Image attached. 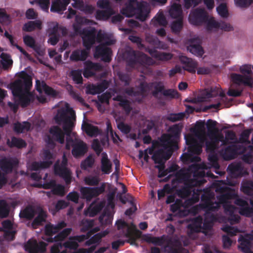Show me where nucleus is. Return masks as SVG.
I'll return each mask as SVG.
<instances>
[{"label":"nucleus","mask_w":253,"mask_h":253,"mask_svg":"<svg viewBox=\"0 0 253 253\" xmlns=\"http://www.w3.org/2000/svg\"><path fill=\"white\" fill-rule=\"evenodd\" d=\"M187 49L197 56L201 57L204 53L203 47L195 39L191 40L190 44L187 46Z\"/></svg>","instance_id":"nucleus-28"},{"label":"nucleus","mask_w":253,"mask_h":253,"mask_svg":"<svg viewBox=\"0 0 253 253\" xmlns=\"http://www.w3.org/2000/svg\"><path fill=\"white\" fill-rule=\"evenodd\" d=\"M111 49L104 44H100L95 47L94 56L95 58H101L105 62L111 60Z\"/></svg>","instance_id":"nucleus-14"},{"label":"nucleus","mask_w":253,"mask_h":253,"mask_svg":"<svg viewBox=\"0 0 253 253\" xmlns=\"http://www.w3.org/2000/svg\"><path fill=\"white\" fill-rule=\"evenodd\" d=\"M35 86L37 90L40 93L44 92L47 95L52 97H56L57 95V91L48 86L43 81L37 80Z\"/></svg>","instance_id":"nucleus-19"},{"label":"nucleus","mask_w":253,"mask_h":253,"mask_svg":"<svg viewBox=\"0 0 253 253\" xmlns=\"http://www.w3.org/2000/svg\"><path fill=\"white\" fill-rule=\"evenodd\" d=\"M47 244L43 241L39 243L36 240H29L27 242L25 248L29 253H43L46 251V247Z\"/></svg>","instance_id":"nucleus-13"},{"label":"nucleus","mask_w":253,"mask_h":253,"mask_svg":"<svg viewBox=\"0 0 253 253\" xmlns=\"http://www.w3.org/2000/svg\"><path fill=\"white\" fill-rule=\"evenodd\" d=\"M62 245L66 249L72 250H76L79 246L78 242L73 239H71V237H69V240L63 243Z\"/></svg>","instance_id":"nucleus-56"},{"label":"nucleus","mask_w":253,"mask_h":253,"mask_svg":"<svg viewBox=\"0 0 253 253\" xmlns=\"http://www.w3.org/2000/svg\"><path fill=\"white\" fill-rule=\"evenodd\" d=\"M70 76L72 77L73 81L77 84L83 83V79L82 76L81 70H74L71 71Z\"/></svg>","instance_id":"nucleus-47"},{"label":"nucleus","mask_w":253,"mask_h":253,"mask_svg":"<svg viewBox=\"0 0 253 253\" xmlns=\"http://www.w3.org/2000/svg\"><path fill=\"white\" fill-rule=\"evenodd\" d=\"M163 153V149H160L156 151L152 157V159L154 163L159 164V165L156 166V168L159 169V171L165 169V161H164Z\"/></svg>","instance_id":"nucleus-27"},{"label":"nucleus","mask_w":253,"mask_h":253,"mask_svg":"<svg viewBox=\"0 0 253 253\" xmlns=\"http://www.w3.org/2000/svg\"><path fill=\"white\" fill-rule=\"evenodd\" d=\"M36 29H42V22L39 20L28 21L23 27V30L28 32H32Z\"/></svg>","instance_id":"nucleus-36"},{"label":"nucleus","mask_w":253,"mask_h":253,"mask_svg":"<svg viewBox=\"0 0 253 253\" xmlns=\"http://www.w3.org/2000/svg\"><path fill=\"white\" fill-rule=\"evenodd\" d=\"M19 77V79L10 84V88L13 95L18 98V103L25 108L34 100V96L30 91L32 86V79L25 71L20 72Z\"/></svg>","instance_id":"nucleus-2"},{"label":"nucleus","mask_w":253,"mask_h":253,"mask_svg":"<svg viewBox=\"0 0 253 253\" xmlns=\"http://www.w3.org/2000/svg\"><path fill=\"white\" fill-rule=\"evenodd\" d=\"M7 143L10 147H15L18 148H23L27 146V143L24 140L14 136L11 138V142L8 139Z\"/></svg>","instance_id":"nucleus-38"},{"label":"nucleus","mask_w":253,"mask_h":253,"mask_svg":"<svg viewBox=\"0 0 253 253\" xmlns=\"http://www.w3.org/2000/svg\"><path fill=\"white\" fill-rule=\"evenodd\" d=\"M126 64L131 68L136 69L144 74L152 72L149 67L155 64V61L146 54L135 50L129 51L127 53Z\"/></svg>","instance_id":"nucleus-4"},{"label":"nucleus","mask_w":253,"mask_h":253,"mask_svg":"<svg viewBox=\"0 0 253 253\" xmlns=\"http://www.w3.org/2000/svg\"><path fill=\"white\" fill-rule=\"evenodd\" d=\"M52 164V161H44L40 162H34L31 165L32 169L37 171L40 169H47L50 167Z\"/></svg>","instance_id":"nucleus-40"},{"label":"nucleus","mask_w":253,"mask_h":253,"mask_svg":"<svg viewBox=\"0 0 253 253\" xmlns=\"http://www.w3.org/2000/svg\"><path fill=\"white\" fill-rule=\"evenodd\" d=\"M9 213V208L8 204L3 200H0V218L7 217Z\"/></svg>","instance_id":"nucleus-44"},{"label":"nucleus","mask_w":253,"mask_h":253,"mask_svg":"<svg viewBox=\"0 0 253 253\" xmlns=\"http://www.w3.org/2000/svg\"><path fill=\"white\" fill-rule=\"evenodd\" d=\"M152 22L155 25H159L163 26H166L168 23L163 12H159L157 16L152 20Z\"/></svg>","instance_id":"nucleus-41"},{"label":"nucleus","mask_w":253,"mask_h":253,"mask_svg":"<svg viewBox=\"0 0 253 253\" xmlns=\"http://www.w3.org/2000/svg\"><path fill=\"white\" fill-rule=\"evenodd\" d=\"M99 220L102 225H108L111 224L112 217L109 214L103 213L99 216Z\"/></svg>","instance_id":"nucleus-64"},{"label":"nucleus","mask_w":253,"mask_h":253,"mask_svg":"<svg viewBox=\"0 0 253 253\" xmlns=\"http://www.w3.org/2000/svg\"><path fill=\"white\" fill-rule=\"evenodd\" d=\"M106 186V183L102 182L99 187H82L80 190L82 198L90 202L93 198L104 193Z\"/></svg>","instance_id":"nucleus-9"},{"label":"nucleus","mask_w":253,"mask_h":253,"mask_svg":"<svg viewBox=\"0 0 253 253\" xmlns=\"http://www.w3.org/2000/svg\"><path fill=\"white\" fill-rule=\"evenodd\" d=\"M179 60L183 65V69L191 73H195L198 66V63L196 60L188 58L185 56L181 55L179 57Z\"/></svg>","instance_id":"nucleus-17"},{"label":"nucleus","mask_w":253,"mask_h":253,"mask_svg":"<svg viewBox=\"0 0 253 253\" xmlns=\"http://www.w3.org/2000/svg\"><path fill=\"white\" fill-rule=\"evenodd\" d=\"M241 191L248 196H253V180H247L241 183Z\"/></svg>","instance_id":"nucleus-35"},{"label":"nucleus","mask_w":253,"mask_h":253,"mask_svg":"<svg viewBox=\"0 0 253 253\" xmlns=\"http://www.w3.org/2000/svg\"><path fill=\"white\" fill-rule=\"evenodd\" d=\"M239 213L247 217H251L253 215V208L248 206L240 208L239 211Z\"/></svg>","instance_id":"nucleus-60"},{"label":"nucleus","mask_w":253,"mask_h":253,"mask_svg":"<svg viewBox=\"0 0 253 253\" xmlns=\"http://www.w3.org/2000/svg\"><path fill=\"white\" fill-rule=\"evenodd\" d=\"M1 58H2L1 63L4 70L7 69L9 66L12 65L13 62L12 60L11 59H9V57L6 54L2 53L1 55Z\"/></svg>","instance_id":"nucleus-63"},{"label":"nucleus","mask_w":253,"mask_h":253,"mask_svg":"<svg viewBox=\"0 0 253 253\" xmlns=\"http://www.w3.org/2000/svg\"><path fill=\"white\" fill-rule=\"evenodd\" d=\"M37 213V209H35L32 206L28 205L25 209L21 211L19 216L20 218L31 220L34 217Z\"/></svg>","instance_id":"nucleus-30"},{"label":"nucleus","mask_w":253,"mask_h":253,"mask_svg":"<svg viewBox=\"0 0 253 253\" xmlns=\"http://www.w3.org/2000/svg\"><path fill=\"white\" fill-rule=\"evenodd\" d=\"M241 149L242 152H244L246 148L240 145L232 144L222 150V155L225 160H232L236 157Z\"/></svg>","instance_id":"nucleus-12"},{"label":"nucleus","mask_w":253,"mask_h":253,"mask_svg":"<svg viewBox=\"0 0 253 253\" xmlns=\"http://www.w3.org/2000/svg\"><path fill=\"white\" fill-rule=\"evenodd\" d=\"M115 13L113 8H108L104 10H98L96 12V18L99 20H108Z\"/></svg>","instance_id":"nucleus-34"},{"label":"nucleus","mask_w":253,"mask_h":253,"mask_svg":"<svg viewBox=\"0 0 253 253\" xmlns=\"http://www.w3.org/2000/svg\"><path fill=\"white\" fill-rule=\"evenodd\" d=\"M186 144L189 146L188 152L192 155L194 154L199 155L202 152V146L196 140L192 137L186 138Z\"/></svg>","instance_id":"nucleus-22"},{"label":"nucleus","mask_w":253,"mask_h":253,"mask_svg":"<svg viewBox=\"0 0 253 253\" xmlns=\"http://www.w3.org/2000/svg\"><path fill=\"white\" fill-rule=\"evenodd\" d=\"M160 145L163 147L165 150L163 149V155L164 159V161L166 162L168 160L171 156L173 151L174 150L177 149L178 148V145H176V146H171L170 147H165L163 145L162 142H160Z\"/></svg>","instance_id":"nucleus-43"},{"label":"nucleus","mask_w":253,"mask_h":253,"mask_svg":"<svg viewBox=\"0 0 253 253\" xmlns=\"http://www.w3.org/2000/svg\"><path fill=\"white\" fill-rule=\"evenodd\" d=\"M216 191L220 193L217 196V199L220 204L228 202L229 200L235 199L237 197L234 189L227 186H220L216 188Z\"/></svg>","instance_id":"nucleus-11"},{"label":"nucleus","mask_w":253,"mask_h":253,"mask_svg":"<svg viewBox=\"0 0 253 253\" xmlns=\"http://www.w3.org/2000/svg\"><path fill=\"white\" fill-rule=\"evenodd\" d=\"M220 206V204L218 201L215 202L212 201L202 208L206 210V214H209L210 212L217 211Z\"/></svg>","instance_id":"nucleus-48"},{"label":"nucleus","mask_w":253,"mask_h":253,"mask_svg":"<svg viewBox=\"0 0 253 253\" xmlns=\"http://www.w3.org/2000/svg\"><path fill=\"white\" fill-rule=\"evenodd\" d=\"M214 198V195L213 193L210 192H207L204 193L201 196V201L203 203L201 204L202 207L205 206L208 204L212 202V200Z\"/></svg>","instance_id":"nucleus-49"},{"label":"nucleus","mask_w":253,"mask_h":253,"mask_svg":"<svg viewBox=\"0 0 253 253\" xmlns=\"http://www.w3.org/2000/svg\"><path fill=\"white\" fill-rule=\"evenodd\" d=\"M177 180L180 183H183L184 186L181 187L178 190V195L181 198H186L189 197L193 188L201 184L200 181L195 178H191L190 173L180 170L176 174Z\"/></svg>","instance_id":"nucleus-6"},{"label":"nucleus","mask_w":253,"mask_h":253,"mask_svg":"<svg viewBox=\"0 0 253 253\" xmlns=\"http://www.w3.org/2000/svg\"><path fill=\"white\" fill-rule=\"evenodd\" d=\"M38 214L37 216L33 220L32 226L34 228L42 225L43 222H45L47 217V213L42 208H38L37 209Z\"/></svg>","instance_id":"nucleus-29"},{"label":"nucleus","mask_w":253,"mask_h":253,"mask_svg":"<svg viewBox=\"0 0 253 253\" xmlns=\"http://www.w3.org/2000/svg\"><path fill=\"white\" fill-rule=\"evenodd\" d=\"M148 13V7L146 4L143 3V6L140 9V10H138L137 13V18L141 21H143L146 20Z\"/></svg>","instance_id":"nucleus-58"},{"label":"nucleus","mask_w":253,"mask_h":253,"mask_svg":"<svg viewBox=\"0 0 253 253\" xmlns=\"http://www.w3.org/2000/svg\"><path fill=\"white\" fill-rule=\"evenodd\" d=\"M149 52L152 57L161 61H168L170 60L172 57V55L171 53L159 52L155 49H150Z\"/></svg>","instance_id":"nucleus-31"},{"label":"nucleus","mask_w":253,"mask_h":253,"mask_svg":"<svg viewBox=\"0 0 253 253\" xmlns=\"http://www.w3.org/2000/svg\"><path fill=\"white\" fill-rule=\"evenodd\" d=\"M70 0H53L50 7L53 12H60L65 10L70 3Z\"/></svg>","instance_id":"nucleus-26"},{"label":"nucleus","mask_w":253,"mask_h":253,"mask_svg":"<svg viewBox=\"0 0 253 253\" xmlns=\"http://www.w3.org/2000/svg\"><path fill=\"white\" fill-rule=\"evenodd\" d=\"M52 193L55 195L63 196L65 194V187L61 184H56L51 190Z\"/></svg>","instance_id":"nucleus-62"},{"label":"nucleus","mask_w":253,"mask_h":253,"mask_svg":"<svg viewBox=\"0 0 253 253\" xmlns=\"http://www.w3.org/2000/svg\"><path fill=\"white\" fill-rule=\"evenodd\" d=\"M54 120L58 125L63 124V129L64 132L58 126H52L49 129V132L55 141L60 144H63L65 141V134L70 136L75 126L74 121L76 120L75 111L71 108L59 109L54 117Z\"/></svg>","instance_id":"nucleus-1"},{"label":"nucleus","mask_w":253,"mask_h":253,"mask_svg":"<svg viewBox=\"0 0 253 253\" xmlns=\"http://www.w3.org/2000/svg\"><path fill=\"white\" fill-rule=\"evenodd\" d=\"M82 32L83 44L85 49L73 51L70 56V59L73 61H85L88 57V51L95 42L96 31L95 28H85Z\"/></svg>","instance_id":"nucleus-5"},{"label":"nucleus","mask_w":253,"mask_h":253,"mask_svg":"<svg viewBox=\"0 0 253 253\" xmlns=\"http://www.w3.org/2000/svg\"><path fill=\"white\" fill-rule=\"evenodd\" d=\"M193 132L196 135H205L206 130L204 122L202 121H197L193 129Z\"/></svg>","instance_id":"nucleus-50"},{"label":"nucleus","mask_w":253,"mask_h":253,"mask_svg":"<svg viewBox=\"0 0 253 253\" xmlns=\"http://www.w3.org/2000/svg\"><path fill=\"white\" fill-rule=\"evenodd\" d=\"M87 151V145L82 140H76L73 144L72 154L75 158L83 156Z\"/></svg>","instance_id":"nucleus-18"},{"label":"nucleus","mask_w":253,"mask_h":253,"mask_svg":"<svg viewBox=\"0 0 253 253\" xmlns=\"http://www.w3.org/2000/svg\"><path fill=\"white\" fill-rule=\"evenodd\" d=\"M16 162L10 158L4 157L0 159V169L5 174L11 173Z\"/></svg>","instance_id":"nucleus-23"},{"label":"nucleus","mask_w":253,"mask_h":253,"mask_svg":"<svg viewBox=\"0 0 253 253\" xmlns=\"http://www.w3.org/2000/svg\"><path fill=\"white\" fill-rule=\"evenodd\" d=\"M66 223L64 221L58 222L56 225L49 223L45 226V234L47 236L53 235L66 227Z\"/></svg>","instance_id":"nucleus-24"},{"label":"nucleus","mask_w":253,"mask_h":253,"mask_svg":"<svg viewBox=\"0 0 253 253\" xmlns=\"http://www.w3.org/2000/svg\"><path fill=\"white\" fill-rule=\"evenodd\" d=\"M183 127V125L182 123L176 124L170 126L168 130V133L162 135L160 142H162L163 145L167 147L170 146H176Z\"/></svg>","instance_id":"nucleus-7"},{"label":"nucleus","mask_w":253,"mask_h":253,"mask_svg":"<svg viewBox=\"0 0 253 253\" xmlns=\"http://www.w3.org/2000/svg\"><path fill=\"white\" fill-rule=\"evenodd\" d=\"M100 181V179L97 176L88 175L84 178L85 184L90 186L97 187Z\"/></svg>","instance_id":"nucleus-45"},{"label":"nucleus","mask_w":253,"mask_h":253,"mask_svg":"<svg viewBox=\"0 0 253 253\" xmlns=\"http://www.w3.org/2000/svg\"><path fill=\"white\" fill-rule=\"evenodd\" d=\"M103 208V204L100 203L92 207H90L88 209L89 216L90 217H94L97 214L100 212Z\"/></svg>","instance_id":"nucleus-53"},{"label":"nucleus","mask_w":253,"mask_h":253,"mask_svg":"<svg viewBox=\"0 0 253 253\" xmlns=\"http://www.w3.org/2000/svg\"><path fill=\"white\" fill-rule=\"evenodd\" d=\"M208 18V14L204 9L197 8L191 11L188 19L190 24L200 26L205 24Z\"/></svg>","instance_id":"nucleus-10"},{"label":"nucleus","mask_w":253,"mask_h":253,"mask_svg":"<svg viewBox=\"0 0 253 253\" xmlns=\"http://www.w3.org/2000/svg\"><path fill=\"white\" fill-rule=\"evenodd\" d=\"M231 77L234 83L237 84H244L248 86H252L253 84L252 78L249 75L243 76L240 74L233 73Z\"/></svg>","instance_id":"nucleus-21"},{"label":"nucleus","mask_w":253,"mask_h":253,"mask_svg":"<svg viewBox=\"0 0 253 253\" xmlns=\"http://www.w3.org/2000/svg\"><path fill=\"white\" fill-rule=\"evenodd\" d=\"M142 237L144 241L155 246H162L165 244L163 251L166 253H189L188 249L182 247L180 239L176 237L166 235L154 237L150 234H144Z\"/></svg>","instance_id":"nucleus-3"},{"label":"nucleus","mask_w":253,"mask_h":253,"mask_svg":"<svg viewBox=\"0 0 253 253\" xmlns=\"http://www.w3.org/2000/svg\"><path fill=\"white\" fill-rule=\"evenodd\" d=\"M136 9L134 8L129 2L126 7L123 9V14L128 17H130L137 14Z\"/></svg>","instance_id":"nucleus-52"},{"label":"nucleus","mask_w":253,"mask_h":253,"mask_svg":"<svg viewBox=\"0 0 253 253\" xmlns=\"http://www.w3.org/2000/svg\"><path fill=\"white\" fill-rule=\"evenodd\" d=\"M227 169L232 175L236 177H241L243 175V168L240 164H230Z\"/></svg>","instance_id":"nucleus-32"},{"label":"nucleus","mask_w":253,"mask_h":253,"mask_svg":"<svg viewBox=\"0 0 253 253\" xmlns=\"http://www.w3.org/2000/svg\"><path fill=\"white\" fill-rule=\"evenodd\" d=\"M82 128L88 136L91 137L97 136L99 132L97 126H93L89 123L83 124Z\"/></svg>","instance_id":"nucleus-33"},{"label":"nucleus","mask_w":253,"mask_h":253,"mask_svg":"<svg viewBox=\"0 0 253 253\" xmlns=\"http://www.w3.org/2000/svg\"><path fill=\"white\" fill-rule=\"evenodd\" d=\"M149 85L154 88V89L152 92V94L155 98H158L159 93H161L164 96L169 99L177 98L179 97L178 92L176 90L174 89H165L164 83L162 81L150 83Z\"/></svg>","instance_id":"nucleus-8"},{"label":"nucleus","mask_w":253,"mask_h":253,"mask_svg":"<svg viewBox=\"0 0 253 253\" xmlns=\"http://www.w3.org/2000/svg\"><path fill=\"white\" fill-rule=\"evenodd\" d=\"M72 231V228H67L63 229L61 232L54 236L56 243H59L63 241L68 235H69Z\"/></svg>","instance_id":"nucleus-46"},{"label":"nucleus","mask_w":253,"mask_h":253,"mask_svg":"<svg viewBox=\"0 0 253 253\" xmlns=\"http://www.w3.org/2000/svg\"><path fill=\"white\" fill-rule=\"evenodd\" d=\"M169 14L172 18L178 19L180 17H183L181 5L176 3H173L169 10Z\"/></svg>","instance_id":"nucleus-37"},{"label":"nucleus","mask_w":253,"mask_h":253,"mask_svg":"<svg viewBox=\"0 0 253 253\" xmlns=\"http://www.w3.org/2000/svg\"><path fill=\"white\" fill-rule=\"evenodd\" d=\"M94 163V159L91 156H88L81 164V167L83 169L86 170L88 168L92 167Z\"/></svg>","instance_id":"nucleus-55"},{"label":"nucleus","mask_w":253,"mask_h":253,"mask_svg":"<svg viewBox=\"0 0 253 253\" xmlns=\"http://www.w3.org/2000/svg\"><path fill=\"white\" fill-rule=\"evenodd\" d=\"M76 20L77 22L73 25L74 31L76 34L82 35L83 29H82L81 25L84 22V18L76 16Z\"/></svg>","instance_id":"nucleus-54"},{"label":"nucleus","mask_w":253,"mask_h":253,"mask_svg":"<svg viewBox=\"0 0 253 253\" xmlns=\"http://www.w3.org/2000/svg\"><path fill=\"white\" fill-rule=\"evenodd\" d=\"M181 159L183 162H197L201 160V158L198 156H193L190 153H185L181 155Z\"/></svg>","instance_id":"nucleus-61"},{"label":"nucleus","mask_w":253,"mask_h":253,"mask_svg":"<svg viewBox=\"0 0 253 253\" xmlns=\"http://www.w3.org/2000/svg\"><path fill=\"white\" fill-rule=\"evenodd\" d=\"M102 67L99 63H93L91 61H87L84 63V69L83 75L86 78L93 77L95 75V72L101 70Z\"/></svg>","instance_id":"nucleus-16"},{"label":"nucleus","mask_w":253,"mask_h":253,"mask_svg":"<svg viewBox=\"0 0 253 253\" xmlns=\"http://www.w3.org/2000/svg\"><path fill=\"white\" fill-rule=\"evenodd\" d=\"M124 237L127 238V239L125 240L126 242L130 244L131 245H136V240L135 237L133 236V234L130 231L129 228H127V229L126 230V231L124 233Z\"/></svg>","instance_id":"nucleus-59"},{"label":"nucleus","mask_w":253,"mask_h":253,"mask_svg":"<svg viewBox=\"0 0 253 253\" xmlns=\"http://www.w3.org/2000/svg\"><path fill=\"white\" fill-rule=\"evenodd\" d=\"M101 170L106 174H109L112 170V164L106 152L101 154Z\"/></svg>","instance_id":"nucleus-25"},{"label":"nucleus","mask_w":253,"mask_h":253,"mask_svg":"<svg viewBox=\"0 0 253 253\" xmlns=\"http://www.w3.org/2000/svg\"><path fill=\"white\" fill-rule=\"evenodd\" d=\"M216 10L218 14L222 18H227L229 13L226 3H222L217 7Z\"/></svg>","instance_id":"nucleus-57"},{"label":"nucleus","mask_w":253,"mask_h":253,"mask_svg":"<svg viewBox=\"0 0 253 253\" xmlns=\"http://www.w3.org/2000/svg\"><path fill=\"white\" fill-rule=\"evenodd\" d=\"M23 41L26 45L33 48L35 51L38 52L40 47L36 44L34 39L30 36L27 35L24 37Z\"/></svg>","instance_id":"nucleus-42"},{"label":"nucleus","mask_w":253,"mask_h":253,"mask_svg":"<svg viewBox=\"0 0 253 253\" xmlns=\"http://www.w3.org/2000/svg\"><path fill=\"white\" fill-rule=\"evenodd\" d=\"M217 123L215 121L209 119L207 121V127L208 129V135L213 134L214 132H217L218 129L216 128Z\"/></svg>","instance_id":"nucleus-51"},{"label":"nucleus","mask_w":253,"mask_h":253,"mask_svg":"<svg viewBox=\"0 0 253 253\" xmlns=\"http://www.w3.org/2000/svg\"><path fill=\"white\" fill-rule=\"evenodd\" d=\"M183 17L173 21L171 24V30L173 33L179 34L183 28Z\"/></svg>","instance_id":"nucleus-39"},{"label":"nucleus","mask_w":253,"mask_h":253,"mask_svg":"<svg viewBox=\"0 0 253 253\" xmlns=\"http://www.w3.org/2000/svg\"><path fill=\"white\" fill-rule=\"evenodd\" d=\"M253 239V236L251 235H247L245 237L241 236L238 241L240 242V245L239 248L244 253H253L251 248L252 246L251 241Z\"/></svg>","instance_id":"nucleus-20"},{"label":"nucleus","mask_w":253,"mask_h":253,"mask_svg":"<svg viewBox=\"0 0 253 253\" xmlns=\"http://www.w3.org/2000/svg\"><path fill=\"white\" fill-rule=\"evenodd\" d=\"M54 172L56 175L63 178L67 185L71 183L72 172L67 167L58 165V162H57L54 165Z\"/></svg>","instance_id":"nucleus-15"}]
</instances>
